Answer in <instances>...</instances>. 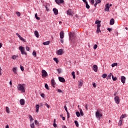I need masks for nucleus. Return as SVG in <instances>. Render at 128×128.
<instances>
[{"label":"nucleus","mask_w":128,"mask_h":128,"mask_svg":"<svg viewBox=\"0 0 128 128\" xmlns=\"http://www.w3.org/2000/svg\"><path fill=\"white\" fill-rule=\"evenodd\" d=\"M17 88L18 90H20L22 92H26V90H24V88H26V84H18Z\"/></svg>","instance_id":"nucleus-1"},{"label":"nucleus","mask_w":128,"mask_h":128,"mask_svg":"<svg viewBox=\"0 0 128 128\" xmlns=\"http://www.w3.org/2000/svg\"><path fill=\"white\" fill-rule=\"evenodd\" d=\"M96 116L98 120H100V118L102 116V114L100 112V110H98L96 112Z\"/></svg>","instance_id":"nucleus-2"},{"label":"nucleus","mask_w":128,"mask_h":128,"mask_svg":"<svg viewBox=\"0 0 128 128\" xmlns=\"http://www.w3.org/2000/svg\"><path fill=\"white\" fill-rule=\"evenodd\" d=\"M19 50L21 52L22 54L26 55V52H24V48L23 46H20L19 47Z\"/></svg>","instance_id":"nucleus-3"},{"label":"nucleus","mask_w":128,"mask_h":128,"mask_svg":"<svg viewBox=\"0 0 128 128\" xmlns=\"http://www.w3.org/2000/svg\"><path fill=\"white\" fill-rule=\"evenodd\" d=\"M42 76L44 78H46L48 76V72H46V70H42Z\"/></svg>","instance_id":"nucleus-4"},{"label":"nucleus","mask_w":128,"mask_h":128,"mask_svg":"<svg viewBox=\"0 0 128 128\" xmlns=\"http://www.w3.org/2000/svg\"><path fill=\"white\" fill-rule=\"evenodd\" d=\"M114 100H115L116 104H120V98H118V96H115Z\"/></svg>","instance_id":"nucleus-5"},{"label":"nucleus","mask_w":128,"mask_h":128,"mask_svg":"<svg viewBox=\"0 0 128 128\" xmlns=\"http://www.w3.org/2000/svg\"><path fill=\"white\" fill-rule=\"evenodd\" d=\"M62 54H64V50L62 49H60L57 51V54L58 56H61Z\"/></svg>","instance_id":"nucleus-6"},{"label":"nucleus","mask_w":128,"mask_h":128,"mask_svg":"<svg viewBox=\"0 0 128 128\" xmlns=\"http://www.w3.org/2000/svg\"><path fill=\"white\" fill-rule=\"evenodd\" d=\"M51 84H52V86L53 88H56V82L54 81V79H52L51 80Z\"/></svg>","instance_id":"nucleus-7"},{"label":"nucleus","mask_w":128,"mask_h":128,"mask_svg":"<svg viewBox=\"0 0 128 128\" xmlns=\"http://www.w3.org/2000/svg\"><path fill=\"white\" fill-rule=\"evenodd\" d=\"M83 82H84L82 81V80H80V81H78V88H80V87L82 86Z\"/></svg>","instance_id":"nucleus-8"},{"label":"nucleus","mask_w":128,"mask_h":128,"mask_svg":"<svg viewBox=\"0 0 128 128\" xmlns=\"http://www.w3.org/2000/svg\"><path fill=\"white\" fill-rule=\"evenodd\" d=\"M55 2L57 4H64V0H56Z\"/></svg>","instance_id":"nucleus-9"},{"label":"nucleus","mask_w":128,"mask_h":128,"mask_svg":"<svg viewBox=\"0 0 128 128\" xmlns=\"http://www.w3.org/2000/svg\"><path fill=\"white\" fill-rule=\"evenodd\" d=\"M105 12H109L110 11V4H108L106 5V8L104 10Z\"/></svg>","instance_id":"nucleus-10"},{"label":"nucleus","mask_w":128,"mask_h":128,"mask_svg":"<svg viewBox=\"0 0 128 128\" xmlns=\"http://www.w3.org/2000/svg\"><path fill=\"white\" fill-rule=\"evenodd\" d=\"M58 80L61 82H66V80H64V78L62 77H58Z\"/></svg>","instance_id":"nucleus-11"},{"label":"nucleus","mask_w":128,"mask_h":128,"mask_svg":"<svg viewBox=\"0 0 128 128\" xmlns=\"http://www.w3.org/2000/svg\"><path fill=\"white\" fill-rule=\"evenodd\" d=\"M53 12L55 16H57V14H58V9H56V8H54Z\"/></svg>","instance_id":"nucleus-12"},{"label":"nucleus","mask_w":128,"mask_h":128,"mask_svg":"<svg viewBox=\"0 0 128 128\" xmlns=\"http://www.w3.org/2000/svg\"><path fill=\"white\" fill-rule=\"evenodd\" d=\"M60 34V38H64V31H61Z\"/></svg>","instance_id":"nucleus-13"},{"label":"nucleus","mask_w":128,"mask_h":128,"mask_svg":"<svg viewBox=\"0 0 128 128\" xmlns=\"http://www.w3.org/2000/svg\"><path fill=\"white\" fill-rule=\"evenodd\" d=\"M25 101L24 99H21L20 100V103L21 106H24Z\"/></svg>","instance_id":"nucleus-14"},{"label":"nucleus","mask_w":128,"mask_h":128,"mask_svg":"<svg viewBox=\"0 0 128 128\" xmlns=\"http://www.w3.org/2000/svg\"><path fill=\"white\" fill-rule=\"evenodd\" d=\"M92 69L94 70V72H98V66L94 65L92 66Z\"/></svg>","instance_id":"nucleus-15"},{"label":"nucleus","mask_w":128,"mask_h":128,"mask_svg":"<svg viewBox=\"0 0 128 128\" xmlns=\"http://www.w3.org/2000/svg\"><path fill=\"white\" fill-rule=\"evenodd\" d=\"M121 82L122 84H126V78L124 76H122L121 77Z\"/></svg>","instance_id":"nucleus-16"},{"label":"nucleus","mask_w":128,"mask_h":128,"mask_svg":"<svg viewBox=\"0 0 128 128\" xmlns=\"http://www.w3.org/2000/svg\"><path fill=\"white\" fill-rule=\"evenodd\" d=\"M76 34H74V33L70 32V34H69V36L71 38H74Z\"/></svg>","instance_id":"nucleus-17"},{"label":"nucleus","mask_w":128,"mask_h":128,"mask_svg":"<svg viewBox=\"0 0 128 128\" xmlns=\"http://www.w3.org/2000/svg\"><path fill=\"white\" fill-rule=\"evenodd\" d=\"M101 1L100 0H96V4H94V6H95V8L96 6H98V4H100Z\"/></svg>","instance_id":"nucleus-18"},{"label":"nucleus","mask_w":128,"mask_h":128,"mask_svg":"<svg viewBox=\"0 0 128 128\" xmlns=\"http://www.w3.org/2000/svg\"><path fill=\"white\" fill-rule=\"evenodd\" d=\"M114 24V19L112 18L110 20V26H112V24Z\"/></svg>","instance_id":"nucleus-19"},{"label":"nucleus","mask_w":128,"mask_h":128,"mask_svg":"<svg viewBox=\"0 0 128 128\" xmlns=\"http://www.w3.org/2000/svg\"><path fill=\"white\" fill-rule=\"evenodd\" d=\"M34 34L36 38H38L40 36L38 34V30H35Z\"/></svg>","instance_id":"nucleus-20"},{"label":"nucleus","mask_w":128,"mask_h":128,"mask_svg":"<svg viewBox=\"0 0 128 128\" xmlns=\"http://www.w3.org/2000/svg\"><path fill=\"white\" fill-rule=\"evenodd\" d=\"M28 116H29V118L30 120V122H32L34 120V118H32V115H30V114H29Z\"/></svg>","instance_id":"nucleus-21"},{"label":"nucleus","mask_w":128,"mask_h":128,"mask_svg":"<svg viewBox=\"0 0 128 128\" xmlns=\"http://www.w3.org/2000/svg\"><path fill=\"white\" fill-rule=\"evenodd\" d=\"M50 41H47V42H43V44L44 45V46H48L49 44H50Z\"/></svg>","instance_id":"nucleus-22"},{"label":"nucleus","mask_w":128,"mask_h":128,"mask_svg":"<svg viewBox=\"0 0 128 128\" xmlns=\"http://www.w3.org/2000/svg\"><path fill=\"white\" fill-rule=\"evenodd\" d=\"M36 112H38V110L40 108V105L36 104Z\"/></svg>","instance_id":"nucleus-23"},{"label":"nucleus","mask_w":128,"mask_h":128,"mask_svg":"<svg viewBox=\"0 0 128 128\" xmlns=\"http://www.w3.org/2000/svg\"><path fill=\"white\" fill-rule=\"evenodd\" d=\"M122 120H123L120 119V121L118 124V126H122Z\"/></svg>","instance_id":"nucleus-24"},{"label":"nucleus","mask_w":128,"mask_h":128,"mask_svg":"<svg viewBox=\"0 0 128 128\" xmlns=\"http://www.w3.org/2000/svg\"><path fill=\"white\" fill-rule=\"evenodd\" d=\"M12 71L14 72V74H18V72H16V68H13Z\"/></svg>","instance_id":"nucleus-25"},{"label":"nucleus","mask_w":128,"mask_h":128,"mask_svg":"<svg viewBox=\"0 0 128 128\" xmlns=\"http://www.w3.org/2000/svg\"><path fill=\"white\" fill-rule=\"evenodd\" d=\"M80 116H84V112H82V108H80Z\"/></svg>","instance_id":"nucleus-26"},{"label":"nucleus","mask_w":128,"mask_h":128,"mask_svg":"<svg viewBox=\"0 0 128 128\" xmlns=\"http://www.w3.org/2000/svg\"><path fill=\"white\" fill-rule=\"evenodd\" d=\"M67 14H68L69 16H72V11L70 10H69L67 11Z\"/></svg>","instance_id":"nucleus-27"},{"label":"nucleus","mask_w":128,"mask_h":128,"mask_svg":"<svg viewBox=\"0 0 128 128\" xmlns=\"http://www.w3.org/2000/svg\"><path fill=\"white\" fill-rule=\"evenodd\" d=\"M30 128H34V122H30Z\"/></svg>","instance_id":"nucleus-28"},{"label":"nucleus","mask_w":128,"mask_h":128,"mask_svg":"<svg viewBox=\"0 0 128 128\" xmlns=\"http://www.w3.org/2000/svg\"><path fill=\"white\" fill-rule=\"evenodd\" d=\"M74 124H75L77 128H78L79 124H78V120H75L74 121Z\"/></svg>","instance_id":"nucleus-29"},{"label":"nucleus","mask_w":128,"mask_h":128,"mask_svg":"<svg viewBox=\"0 0 128 128\" xmlns=\"http://www.w3.org/2000/svg\"><path fill=\"white\" fill-rule=\"evenodd\" d=\"M54 62H56V64H58V58H54Z\"/></svg>","instance_id":"nucleus-30"},{"label":"nucleus","mask_w":128,"mask_h":128,"mask_svg":"<svg viewBox=\"0 0 128 128\" xmlns=\"http://www.w3.org/2000/svg\"><path fill=\"white\" fill-rule=\"evenodd\" d=\"M6 112H7V114H10V108H8V106L6 107Z\"/></svg>","instance_id":"nucleus-31"},{"label":"nucleus","mask_w":128,"mask_h":128,"mask_svg":"<svg viewBox=\"0 0 128 128\" xmlns=\"http://www.w3.org/2000/svg\"><path fill=\"white\" fill-rule=\"evenodd\" d=\"M126 114H122L120 117V120H122L123 118H126Z\"/></svg>","instance_id":"nucleus-32"},{"label":"nucleus","mask_w":128,"mask_h":128,"mask_svg":"<svg viewBox=\"0 0 128 128\" xmlns=\"http://www.w3.org/2000/svg\"><path fill=\"white\" fill-rule=\"evenodd\" d=\"M32 56L36 58V50H34L32 52Z\"/></svg>","instance_id":"nucleus-33"},{"label":"nucleus","mask_w":128,"mask_h":128,"mask_svg":"<svg viewBox=\"0 0 128 128\" xmlns=\"http://www.w3.org/2000/svg\"><path fill=\"white\" fill-rule=\"evenodd\" d=\"M35 18L36 19H37L38 20H40V17L38 16V14H35Z\"/></svg>","instance_id":"nucleus-34"},{"label":"nucleus","mask_w":128,"mask_h":128,"mask_svg":"<svg viewBox=\"0 0 128 128\" xmlns=\"http://www.w3.org/2000/svg\"><path fill=\"white\" fill-rule=\"evenodd\" d=\"M118 66V63L115 62L112 64V68H114V66Z\"/></svg>","instance_id":"nucleus-35"},{"label":"nucleus","mask_w":128,"mask_h":128,"mask_svg":"<svg viewBox=\"0 0 128 128\" xmlns=\"http://www.w3.org/2000/svg\"><path fill=\"white\" fill-rule=\"evenodd\" d=\"M95 24L97 25L98 24H100V21L98 20H97L96 21Z\"/></svg>","instance_id":"nucleus-36"},{"label":"nucleus","mask_w":128,"mask_h":128,"mask_svg":"<svg viewBox=\"0 0 128 128\" xmlns=\"http://www.w3.org/2000/svg\"><path fill=\"white\" fill-rule=\"evenodd\" d=\"M76 116H78V118H80V112H76Z\"/></svg>","instance_id":"nucleus-37"},{"label":"nucleus","mask_w":128,"mask_h":128,"mask_svg":"<svg viewBox=\"0 0 128 128\" xmlns=\"http://www.w3.org/2000/svg\"><path fill=\"white\" fill-rule=\"evenodd\" d=\"M108 76V75L106 74H104L102 75V78H106V76Z\"/></svg>","instance_id":"nucleus-38"},{"label":"nucleus","mask_w":128,"mask_h":128,"mask_svg":"<svg viewBox=\"0 0 128 128\" xmlns=\"http://www.w3.org/2000/svg\"><path fill=\"white\" fill-rule=\"evenodd\" d=\"M16 14L18 16H20V12H16Z\"/></svg>","instance_id":"nucleus-39"},{"label":"nucleus","mask_w":128,"mask_h":128,"mask_svg":"<svg viewBox=\"0 0 128 128\" xmlns=\"http://www.w3.org/2000/svg\"><path fill=\"white\" fill-rule=\"evenodd\" d=\"M72 74L73 76V78H76V74H74V72H72Z\"/></svg>","instance_id":"nucleus-40"},{"label":"nucleus","mask_w":128,"mask_h":128,"mask_svg":"<svg viewBox=\"0 0 128 128\" xmlns=\"http://www.w3.org/2000/svg\"><path fill=\"white\" fill-rule=\"evenodd\" d=\"M44 87L46 90H50V88H48V85L47 84H46L44 85Z\"/></svg>","instance_id":"nucleus-41"},{"label":"nucleus","mask_w":128,"mask_h":128,"mask_svg":"<svg viewBox=\"0 0 128 128\" xmlns=\"http://www.w3.org/2000/svg\"><path fill=\"white\" fill-rule=\"evenodd\" d=\"M20 68L22 72H24V68L22 65L20 66Z\"/></svg>","instance_id":"nucleus-42"},{"label":"nucleus","mask_w":128,"mask_h":128,"mask_svg":"<svg viewBox=\"0 0 128 128\" xmlns=\"http://www.w3.org/2000/svg\"><path fill=\"white\" fill-rule=\"evenodd\" d=\"M20 40H22V42H26V40L22 38V37H20V38H19Z\"/></svg>","instance_id":"nucleus-43"},{"label":"nucleus","mask_w":128,"mask_h":128,"mask_svg":"<svg viewBox=\"0 0 128 128\" xmlns=\"http://www.w3.org/2000/svg\"><path fill=\"white\" fill-rule=\"evenodd\" d=\"M111 76H112V73H110L108 76V78L110 80Z\"/></svg>","instance_id":"nucleus-44"},{"label":"nucleus","mask_w":128,"mask_h":128,"mask_svg":"<svg viewBox=\"0 0 128 128\" xmlns=\"http://www.w3.org/2000/svg\"><path fill=\"white\" fill-rule=\"evenodd\" d=\"M34 124L36 126H38L39 124L40 123L38 122V121L37 120H35Z\"/></svg>","instance_id":"nucleus-45"},{"label":"nucleus","mask_w":128,"mask_h":128,"mask_svg":"<svg viewBox=\"0 0 128 128\" xmlns=\"http://www.w3.org/2000/svg\"><path fill=\"white\" fill-rule=\"evenodd\" d=\"M100 32V28H97V30H96V32L98 33V34L99 32Z\"/></svg>","instance_id":"nucleus-46"},{"label":"nucleus","mask_w":128,"mask_h":128,"mask_svg":"<svg viewBox=\"0 0 128 128\" xmlns=\"http://www.w3.org/2000/svg\"><path fill=\"white\" fill-rule=\"evenodd\" d=\"M94 50H96V48H98V44H95L94 46Z\"/></svg>","instance_id":"nucleus-47"},{"label":"nucleus","mask_w":128,"mask_h":128,"mask_svg":"<svg viewBox=\"0 0 128 128\" xmlns=\"http://www.w3.org/2000/svg\"><path fill=\"white\" fill-rule=\"evenodd\" d=\"M86 8L88 9L90 8V5H88V4L86 3Z\"/></svg>","instance_id":"nucleus-48"},{"label":"nucleus","mask_w":128,"mask_h":128,"mask_svg":"<svg viewBox=\"0 0 128 128\" xmlns=\"http://www.w3.org/2000/svg\"><path fill=\"white\" fill-rule=\"evenodd\" d=\"M112 79L114 81L116 80V77H114V75H112Z\"/></svg>","instance_id":"nucleus-49"},{"label":"nucleus","mask_w":128,"mask_h":128,"mask_svg":"<svg viewBox=\"0 0 128 128\" xmlns=\"http://www.w3.org/2000/svg\"><path fill=\"white\" fill-rule=\"evenodd\" d=\"M66 114H67V116L68 118H70V112H68V111L66 112Z\"/></svg>","instance_id":"nucleus-50"},{"label":"nucleus","mask_w":128,"mask_h":128,"mask_svg":"<svg viewBox=\"0 0 128 128\" xmlns=\"http://www.w3.org/2000/svg\"><path fill=\"white\" fill-rule=\"evenodd\" d=\"M90 2L91 4H94V0H91Z\"/></svg>","instance_id":"nucleus-51"},{"label":"nucleus","mask_w":128,"mask_h":128,"mask_svg":"<svg viewBox=\"0 0 128 128\" xmlns=\"http://www.w3.org/2000/svg\"><path fill=\"white\" fill-rule=\"evenodd\" d=\"M12 60H16V56H15V55H14L12 56Z\"/></svg>","instance_id":"nucleus-52"},{"label":"nucleus","mask_w":128,"mask_h":128,"mask_svg":"<svg viewBox=\"0 0 128 128\" xmlns=\"http://www.w3.org/2000/svg\"><path fill=\"white\" fill-rule=\"evenodd\" d=\"M45 106L48 108H50V105H48V103H46Z\"/></svg>","instance_id":"nucleus-53"},{"label":"nucleus","mask_w":128,"mask_h":128,"mask_svg":"<svg viewBox=\"0 0 128 128\" xmlns=\"http://www.w3.org/2000/svg\"><path fill=\"white\" fill-rule=\"evenodd\" d=\"M16 36H18V38H19L22 37V36H20V35L18 34V33H16Z\"/></svg>","instance_id":"nucleus-54"},{"label":"nucleus","mask_w":128,"mask_h":128,"mask_svg":"<svg viewBox=\"0 0 128 128\" xmlns=\"http://www.w3.org/2000/svg\"><path fill=\"white\" fill-rule=\"evenodd\" d=\"M57 71L58 74H60V72H62V70H60V69H57Z\"/></svg>","instance_id":"nucleus-55"},{"label":"nucleus","mask_w":128,"mask_h":128,"mask_svg":"<svg viewBox=\"0 0 128 128\" xmlns=\"http://www.w3.org/2000/svg\"><path fill=\"white\" fill-rule=\"evenodd\" d=\"M26 50H28V52H30V48L28 46H26Z\"/></svg>","instance_id":"nucleus-56"},{"label":"nucleus","mask_w":128,"mask_h":128,"mask_svg":"<svg viewBox=\"0 0 128 128\" xmlns=\"http://www.w3.org/2000/svg\"><path fill=\"white\" fill-rule=\"evenodd\" d=\"M64 108L66 112H68V108H66V106H64Z\"/></svg>","instance_id":"nucleus-57"},{"label":"nucleus","mask_w":128,"mask_h":128,"mask_svg":"<svg viewBox=\"0 0 128 128\" xmlns=\"http://www.w3.org/2000/svg\"><path fill=\"white\" fill-rule=\"evenodd\" d=\"M53 126H54V128L58 127V125H56V123H54Z\"/></svg>","instance_id":"nucleus-58"},{"label":"nucleus","mask_w":128,"mask_h":128,"mask_svg":"<svg viewBox=\"0 0 128 128\" xmlns=\"http://www.w3.org/2000/svg\"><path fill=\"white\" fill-rule=\"evenodd\" d=\"M100 24H97V28H100Z\"/></svg>","instance_id":"nucleus-59"},{"label":"nucleus","mask_w":128,"mask_h":128,"mask_svg":"<svg viewBox=\"0 0 128 128\" xmlns=\"http://www.w3.org/2000/svg\"><path fill=\"white\" fill-rule=\"evenodd\" d=\"M92 86H94V88H96V83L93 84Z\"/></svg>","instance_id":"nucleus-60"},{"label":"nucleus","mask_w":128,"mask_h":128,"mask_svg":"<svg viewBox=\"0 0 128 128\" xmlns=\"http://www.w3.org/2000/svg\"><path fill=\"white\" fill-rule=\"evenodd\" d=\"M107 30H108V32H112V28H108Z\"/></svg>","instance_id":"nucleus-61"},{"label":"nucleus","mask_w":128,"mask_h":128,"mask_svg":"<svg viewBox=\"0 0 128 128\" xmlns=\"http://www.w3.org/2000/svg\"><path fill=\"white\" fill-rule=\"evenodd\" d=\"M58 92H62V90H60V89H58Z\"/></svg>","instance_id":"nucleus-62"},{"label":"nucleus","mask_w":128,"mask_h":128,"mask_svg":"<svg viewBox=\"0 0 128 128\" xmlns=\"http://www.w3.org/2000/svg\"><path fill=\"white\" fill-rule=\"evenodd\" d=\"M41 96H42V98H44V94H41Z\"/></svg>","instance_id":"nucleus-63"},{"label":"nucleus","mask_w":128,"mask_h":128,"mask_svg":"<svg viewBox=\"0 0 128 128\" xmlns=\"http://www.w3.org/2000/svg\"><path fill=\"white\" fill-rule=\"evenodd\" d=\"M82 2H85V4H88V2H86V0H82Z\"/></svg>","instance_id":"nucleus-64"}]
</instances>
